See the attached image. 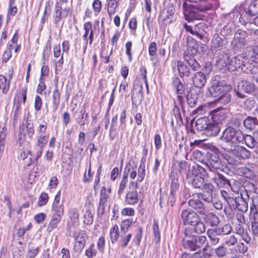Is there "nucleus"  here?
I'll return each instance as SVG.
<instances>
[{
	"instance_id": "obj_46",
	"label": "nucleus",
	"mask_w": 258,
	"mask_h": 258,
	"mask_svg": "<svg viewBox=\"0 0 258 258\" xmlns=\"http://www.w3.org/2000/svg\"><path fill=\"white\" fill-rule=\"evenodd\" d=\"M224 94L216 99L215 101L223 105H226L230 101L231 95L229 93V91H226V93Z\"/></svg>"
},
{
	"instance_id": "obj_37",
	"label": "nucleus",
	"mask_w": 258,
	"mask_h": 258,
	"mask_svg": "<svg viewBox=\"0 0 258 258\" xmlns=\"http://www.w3.org/2000/svg\"><path fill=\"white\" fill-rule=\"evenodd\" d=\"M10 83V80H8L5 76L0 75V89L4 94L8 93Z\"/></svg>"
},
{
	"instance_id": "obj_16",
	"label": "nucleus",
	"mask_w": 258,
	"mask_h": 258,
	"mask_svg": "<svg viewBox=\"0 0 258 258\" xmlns=\"http://www.w3.org/2000/svg\"><path fill=\"white\" fill-rule=\"evenodd\" d=\"M228 152H231L232 154H234L235 156L237 157L239 161L241 159H248L251 155L250 152L249 151L239 145H237L235 147L232 148V150H229Z\"/></svg>"
},
{
	"instance_id": "obj_17",
	"label": "nucleus",
	"mask_w": 258,
	"mask_h": 258,
	"mask_svg": "<svg viewBox=\"0 0 258 258\" xmlns=\"http://www.w3.org/2000/svg\"><path fill=\"white\" fill-rule=\"evenodd\" d=\"M202 218L205 224L211 227H216L220 223L219 217L213 213H207L205 212L201 215Z\"/></svg>"
},
{
	"instance_id": "obj_60",
	"label": "nucleus",
	"mask_w": 258,
	"mask_h": 258,
	"mask_svg": "<svg viewBox=\"0 0 258 258\" xmlns=\"http://www.w3.org/2000/svg\"><path fill=\"white\" fill-rule=\"evenodd\" d=\"M86 243L84 241H75L74 244V250L76 253H80L83 250Z\"/></svg>"
},
{
	"instance_id": "obj_61",
	"label": "nucleus",
	"mask_w": 258,
	"mask_h": 258,
	"mask_svg": "<svg viewBox=\"0 0 258 258\" xmlns=\"http://www.w3.org/2000/svg\"><path fill=\"white\" fill-rule=\"evenodd\" d=\"M225 244L228 246L234 245L237 242V238L234 235L226 236L224 239Z\"/></svg>"
},
{
	"instance_id": "obj_44",
	"label": "nucleus",
	"mask_w": 258,
	"mask_h": 258,
	"mask_svg": "<svg viewBox=\"0 0 258 258\" xmlns=\"http://www.w3.org/2000/svg\"><path fill=\"white\" fill-rule=\"evenodd\" d=\"M73 237L75 241H84L86 243L87 235L85 230H81L78 232H74L73 234Z\"/></svg>"
},
{
	"instance_id": "obj_41",
	"label": "nucleus",
	"mask_w": 258,
	"mask_h": 258,
	"mask_svg": "<svg viewBox=\"0 0 258 258\" xmlns=\"http://www.w3.org/2000/svg\"><path fill=\"white\" fill-rule=\"evenodd\" d=\"M192 226H194V231L197 234H202L205 232L206 230V224L205 223L200 220L199 219Z\"/></svg>"
},
{
	"instance_id": "obj_47",
	"label": "nucleus",
	"mask_w": 258,
	"mask_h": 258,
	"mask_svg": "<svg viewBox=\"0 0 258 258\" xmlns=\"http://www.w3.org/2000/svg\"><path fill=\"white\" fill-rule=\"evenodd\" d=\"M183 27L185 29L186 31L189 32L192 35H197L200 39L203 38V35L197 30L198 25L195 26L194 29H192L191 26L187 25L186 23H184L183 24Z\"/></svg>"
},
{
	"instance_id": "obj_10",
	"label": "nucleus",
	"mask_w": 258,
	"mask_h": 258,
	"mask_svg": "<svg viewBox=\"0 0 258 258\" xmlns=\"http://www.w3.org/2000/svg\"><path fill=\"white\" fill-rule=\"evenodd\" d=\"M172 83L174 89L176 91V93L177 94V100L176 101H174L175 106L176 107V104H178L179 106H182V103L184 101V98L182 95L184 94V85L177 77L172 78Z\"/></svg>"
},
{
	"instance_id": "obj_50",
	"label": "nucleus",
	"mask_w": 258,
	"mask_h": 258,
	"mask_svg": "<svg viewBox=\"0 0 258 258\" xmlns=\"http://www.w3.org/2000/svg\"><path fill=\"white\" fill-rule=\"evenodd\" d=\"M194 238L196 250L201 247L207 240L206 237L204 236H195Z\"/></svg>"
},
{
	"instance_id": "obj_36",
	"label": "nucleus",
	"mask_w": 258,
	"mask_h": 258,
	"mask_svg": "<svg viewBox=\"0 0 258 258\" xmlns=\"http://www.w3.org/2000/svg\"><path fill=\"white\" fill-rule=\"evenodd\" d=\"M215 229L219 235H228L231 232L232 230L229 224H226L219 226H217Z\"/></svg>"
},
{
	"instance_id": "obj_26",
	"label": "nucleus",
	"mask_w": 258,
	"mask_h": 258,
	"mask_svg": "<svg viewBox=\"0 0 258 258\" xmlns=\"http://www.w3.org/2000/svg\"><path fill=\"white\" fill-rule=\"evenodd\" d=\"M211 119L213 120V122L218 123L224 120L226 117L225 114L223 111L219 108L213 110L211 113Z\"/></svg>"
},
{
	"instance_id": "obj_59",
	"label": "nucleus",
	"mask_w": 258,
	"mask_h": 258,
	"mask_svg": "<svg viewBox=\"0 0 258 258\" xmlns=\"http://www.w3.org/2000/svg\"><path fill=\"white\" fill-rule=\"evenodd\" d=\"M132 222L133 220L132 219H127L122 221L120 225L121 232L125 233L131 225Z\"/></svg>"
},
{
	"instance_id": "obj_39",
	"label": "nucleus",
	"mask_w": 258,
	"mask_h": 258,
	"mask_svg": "<svg viewBox=\"0 0 258 258\" xmlns=\"http://www.w3.org/2000/svg\"><path fill=\"white\" fill-rule=\"evenodd\" d=\"M60 94L57 88V85H56L55 89L52 94V101H53V107L54 110L55 111L59 104L60 102Z\"/></svg>"
},
{
	"instance_id": "obj_55",
	"label": "nucleus",
	"mask_w": 258,
	"mask_h": 258,
	"mask_svg": "<svg viewBox=\"0 0 258 258\" xmlns=\"http://www.w3.org/2000/svg\"><path fill=\"white\" fill-rule=\"evenodd\" d=\"M146 175V170H145V165L143 164V165H141L138 171V177H137V182H142Z\"/></svg>"
},
{
	"instance_id": "obj_19",
	"label": "nucleus",
	"mask_w": 258,
	"mask_h": 258,
	"mask_svg": "<svg viewBox=\"0 0 258 258\" xmlns=\"http://www.w3.org/2000/svg\"><path fill=\"white\" fill-rule=\"evenodd\" d=\"M111 191V188H109L108 189H106L104 186L102 187L100 195V202L98 207V212L101 215L104 213V209L105 205L107 202L109 197V194Z\"/></svg>"
},
{
	"instance_id": "obj_6",
	"label": "nucleus",
	"mask_w": 258,
	"mask_h": 258,
	"mask_svg": "<svg viewBox=\"0 0 258 258\" xmlns=\"http://www.w3.org/2000/svg\"><path fill=\"white\" fill-rule=\"evenodd\" d=\"M258 14V0H253L246 10L241 15L239 21L242 25L248 24L251 17Z\"/></svg>"
},
{
	"instance_id": "obj_2",
	"label": "nucleus",
	"mask_w": 258,
	"mask_h": 258,
	"mask_svg": "<svg viewBox=\"0 0 258 258\" xmlns=\"http://www.w3.org/2000/svg\"><path fill=\"white\" fill-rule=\"evenodd\" d=\"M244 135L239 129L232 126L227 127L223 132L221 140L222 147L226 151L231 150L237 145L243 141Z\"/></svg>"
},
{
	"instance_id": "obj_57",
	"label": "nucleus",
	"mask_w": 258,
	"mask_h": 258,
	"mask_svg": "<svg viewBox=\"0 0 258 258\" xmlns=\"http://www.w3.org/2000/svg\"><path fill=\"white\" fill-rule=\"evenodd\" d=\"M229 152V155H227L225 158V159L227 160L228 163L232 165H235L239 163V161L237 157L235 156L234 154H232L231 152Z\"/></svg>"
},
{
	"instance_id": "obj_58",
	"label": "nucleus",
	"mask_w": 258,
	"mask_h": 258,
	"mask_svg": "<svg viewBox=\"0 0 258 258\" xmlns=\"http://www.w3.org/2000/svg\"><path fill=\"white\" fill-rule=\"evenodd\" d=\"M60 221H61L59 220L51 219V220L47 227V232H50L52 231L54 229H56Z\"/></svg>"
},
{
	"instance_id": "obj_3",
	"label": "nucleus",
	"mask_w": 258,
	"mask_h": 258,
	"mask_svg": "<svg viewBox=\"0 0 258 258\" xmlns=\"http://www.w3.org/2000/svg\"><path fill=\"white\" fill-rule=\"evenodd\" d=\"M207 174L206 169L200 165H196L189 167L186 173L187 181L194 187L200 188L203 187L204 177Z\"/></svg>"
},
{
	"instance_id": "obj_20",
	"label": "nucleus",
	"mask_w": 258,
	"mask_h": 258,
	"mask_svg": "<svg viewBox=\"0 0 258 258\" xmlns=\"http://www.w3.org/2000/svg\"><path fill=\"white\" fill-rule=\"evenodd\" d=\"M192 81L194 85L196 87L202 88L205 86L207 82V77L203 72L199 71L194 74Z\"/></svg>"
},
{
	"instance_id": "obj_45",
	"label": "nucleus",
	"mask_w": 258,
	"mask_h": 258,
	"mask_svg": "<svg viewBox=\"0 0 258 258\" xmlns=\"http://www.w3.org/2000/svg\"><path fill=\"white\" fill-rule=\"evenodd\" d=\"M119 234V229L117 225H113L110 230V237L112 243L117 241Z\"/></svg>"
},
{
	"instance_id": "obj_14",
	"label": "nucleus",
	"mask_w": 258,
	"mask_h": 258,
	"mask_svg": "<svg viewBox=\"0 0 258 258\" xmlns=\"http://www.w3.org/2000/svg\"><path fill=\"white\" fill-rule=\"evenodd\" d=\"M175 10L172 5L163 9L160 14V18L164 25L171 24L175 19Z\"/></svg>"
},
{
	"instance_id": "obj_13",
	"label": "nucleus",
	"mask_w": 258,
	"mask_h": 258,
	"mask_svg": "<svg viewBox=\"0 0 258 258\" xmlns=\"http://www.w3.org/2000/svg\"><path fill=\"white\" fill-rule=\"evenodd\" d=\"M227 41L218 34H215L212 38L211 49L212 52L224 51Z\"/></svg>"
},
{
	"instance_id": "obj_22",
	"label": "nucleus",
	"mask_w": 258,
	"mask_h": 258,
	"mask_svg": "<svg viewBox=\"0 0 258 258\" xmlns=\"http://www.w3.org/2000/svg\"><path fill=\"white\" fill-rule=\"evenodd\" d=\"M184 64V63L180 60H178L176 62V66L178 71L179 75L181 78L185 77H188L192 74L190 67Z\"/></svg>"
},
{
	"instance_id": "obj_43",
	"label": "nucleus",
	"mask_w": 258,
	"mask_h": 258,
	"mask_svg": "<svg viewBox=\"0 0 258 258\" xmlns=\"http://www.w3.org/2000/svg\"><path fill=\"white\" fill-rule=\"evenodd\" d=\"M251 229L254 240L258 239V215L253 217L251 222Z\"/></svg>"
},
{
	"instance_id": "obj_25",
	"label": "nucleus",
	"mask_w": 258,
	"mask_h": 258,
	"mask_svg": "<svg viewBox=\"0 0 258 258\" xmlns=\"http://www.w3.org/2000/svg\"><path fill=\"white\" fill-rule=\"evenodd\" d=\"M220 131V127L218 123L213 122L208 124L204 134L208 137L216 136Z\"/></svg>"
},
{
	"instance_id": "obj_49",
	"label": "nucleus",
	"mask_w": 258,
	"mask_h": 258,
	"mask_svg": "<svg viewBox=\"0 0 258 258\" xmlns=\"http://www.w3.org/2000/svg\"><path fill=\"white\" fill-rule=\"evenodd\" d=\"M153 230L154 235V241L156 243H159L160 241V233L158 222L155 220L153 222Z\"/></svg>"
},
{
	"instance_id": "obj_34",
	"label": "nucleus",
	"mask_w": 258,
	"mask_h": 258,
	"mask_svg": "<svg viewBox=\"0 0 258 258\" xmlns=\"http://www.w3.org/2000/svg\"><path fill=\"white\" fill-rule=\"evenodd\" d=\"M84 28L85 30V32L83 35V38L85 41H88V35L90 31L89 35L90 44H92L93 39V32L92 29V24L90 22H87L84 25Z\"/></svg>"
},
{
	"instance_id": "obj_9",
	"label": "nucleus",
	"mask_w": 258,
	"mask_h": 258,
	"mask_svg": "<svg viewBox=\"0 0 258 258\" xmlns=\"http://www.w3.org/2000/svg\"><path fill=\"white\" fill-rule=\"evenodd\" d=\"M183 14L188 21L192 19H199L200 16L198 14L199 11H202L203 9L198 8L195 5H189L186 2L183 4Z\"/></svg>"
},
{
	"instance_id": "obj_42",
	"label": "nucleus",
	"mask_w": 258,
	"mask_h": 258,
	"mask_svg": "<svg viewBox=\"0 0 258 258\" xmlns=\"http://www.w3.org/2000/svg\"><path fill=\"white\" fill-rule=\"evenodd\" d=\"M143 97V94L142 93V87H140V89L138 92L136 93L135 95L132 96V103L134 105H139L142 103Z\"/></svg>"
},
{
	"instance_id": "obj_27",
	"label": "nucleus",
	"mask_w": 258,
	"mask_h": 258,
	"mask_svg": "<svg viewBox=\"0 0 258 258\" xmlns=\"http://www.w3.org/2000/svg\"><path fill=\"white\" fill-rule=\"evenodd\" d=\"M187 104L190 107H195L198 100V96L195 90H191L188 92L186 96Z\"/></svg>"
},
{
	"instance_id": "obj_12",
	"label": "nucleus",
	"mask_w": 258,
	"mask_h": 258,
	"mask_svg": "<svg viewBox=\"0 0 258 258\" xmlns=\"http://www.w3.org/2000/svg\"><path fill=\"white\" fill-rule=\"evenodd\" d=\"M246 36V32L242 30L239 29L235 33L233 41L234 49H240L247 45Z\"/></svg>"
},
{
	"instance_id": "obj_31",
	"label": "nucleus",
	"mask_w": 258,
	"mask_h": 258,
	"mask_svg": "<svg viewBox=\"0 0 258 258\" xmlns=\"http://www.w3.org/2000/svg\"><path fill=\"white\" fill-rule=\"evenodd\" d=\"M239 87L241 90L248 94L252 93L255 90L254 85L248 81H242Z\"/></svg>"
},
{
	"instance_id": "obj_56",
	"label": "nucleus",
	"mask_w": 258,
	"mask_h": 258,
	"mask_svg": "<svg viewBox=\"0 0 258 258\" xmlns=\"http://www.w3.org/2000/svg\"><path fill=\"white\" fill-rule=\"evenodd\" d=\"M117 6L116 0H110L108 4L107 12L109 16L113 14Z\"/></svg>"
},
{
	"instance_id": "obj_7",
	"label": "nucleus",
	"mask_w": 258,
	"mask_h": 258,
	"mask_svg": "<svg viewBox=\"0 0 258 258\" xmlns=\"http://www.w3.org/2000/svg\"><path fill=\"white\" fill-rule=\"evenodd\" d=\"M250 65L246 53H241L235 56L230 64V66H234V70L241 68V71L246 73H248V68Z\"/></svg>"
},
{
	"instance_id": "obj_63",
	"label": "nucleus",
	"mask_w": 258,
	"mask_h": 258,
	"mask_svg": "<svg viewBox=\"0 0 258 258\" xmlns=\"http://www.w3.org/2000/svg\"><path fill=\"white\" fill-rule=\"evenodd\" d=\"M96 253L97 251L95 248V245L93 243L86 249L85 254L88 258H93L96 255Z\"/></svg>"
},
{
	"instance_id": "obj_15",
	"label": "nucleus",
	"mask_w": 258,
	"mask_h": 258,
	"mask_svg": "<svg viewBox=\"0 0 258 258\" xmlns=\"http://www.w3.org/2000/svg\"><path fill=\"white\" fill-rule=\"evenodd\" d=\"M199 199L200 194L197 195V198L194 197L189 199L188 205L189 207L196 211L195 212L201 215L204 214L205 212H207V209L203 203Z\"/></svg>"
},
{
	"instance_id": "obj_5",
	"label": "nucleus",
	"mask_w": 258,
	"mask_h": 258,
	"mask_svg": "<svg viewBox=\"0 0 258 258\" xmlns=\"http://www.w3.org/2000/svg\"><path fill=\"white\" fill-rule=\"evenodd\" d=\"M217 150H211L207 152V160L205 165L211 171L215 172L220 169L221 160Z\"/></svg>"
},
{
	"instance_id": "obj_8",
	"label": "nucleus",
	"mask_w": 258,
	"mask_h": 258,
	"mask_svg": "<svg viewBox=\"0 0 258 258\" xmlns=\"http://www.w3.org/2000/svg\"><path fill=\"white\" fill-rule=\"evenodd\" d=\"M60 192L59 191L55 197L52 206V215L51 219L61 220L64 213V205L62 203H60Z\"/></svg>"
},
{
	"instance_id": "obj_64",
	"label": "nucleus",
	"mask_w": 258,
	"mask_h": 258,
	"mask_svg": "<svg viewBox=\"0 0 258 258\" xmlns=\"http://www.w3.org/2000/svg\"><path fill=\"white\" fill-rule=\"evenodd\" d=\"M242 121V119H240L238 116L232 117L230 120L229 124L233 127H239Z\"/></svg>"
},
{
	"instance_id": "obj_11",
	"label": "nucleus",
	"mask_w": 258,
	"mask_h": 258,
	"mask_svg": "<svg viewBox=\"0 0 258 258\" xmlns=\"http://www.w3.org/2000/svg\"><path fill=\"white\" fill-rule=\"evenodd\" d=\"M181 219L183 225L192 226L200 219L198 213L192 210H183L181 212Z\"/></svg>"
},
{
	"instance_id": "obj_51",
	"label": "nucleus",
	"mask_w": 258,
	"mask_h": 258,
	"mask_svg": "<svg viewBox=\"0 0 258 258\" xmlns=\"http://www.w3.org/2000/svg\"><path fill=\"white\" fill-rule=\"evenodd\" d=\"M258 215V197L252 200V205L250 206V216L254 217Z\"/></svg>"
},
{
	"instance_id": "obj_28",
	"label": "nucleus",
	"mask_w": 258,
	"mask_h": 258,
	"mask_svg": "<svg viewBox=\"0 0 258 258\" xmlns=\"http://www.w3.org/2000/svg\"><path fill=\"white\" fill-rule=\"evenodd\" d=\"M210 123L209 118L206 117L198 118L196 122V127L198 131L205 132Z\"/></svg>"
},
{
	"instance_id": "obj_62",
	"label": "nucleus",
	"mask_w": 258,
	"mask_h": 258,
	"mask_svg": "<svg viewBox=\"0 0 258 258\" xmlns=\"http://www.w3.org/2000/svg\"><path fill=\"white\" fill-rule=\"evenodd\" d=\"M69 215L71 220H72L75 224L78 225V218L79 215L77 210L75 209L71 210L69 212Z\"/></svg>"
},
{
	"instance_id": "obj_1",
	"label": "nucleus",
	"mask_w": 258,
	"mask_h": 258,
	"mask_svg": "<svg viewBox=\"0 0 258 258\" xmlns=\"http://www.w3.org/2000/svg\"><path fill=\"white\" fill-rule=\"evenodd\" d=\"M201 45V48L203 51V44L199 43L190 36L186 38V50L183 52V59L193 71H199L201 66L199 63L195 58V56L198 52L199 46Z\"/></svg>"
},
{
	"instance_id": "obj_35",
	"label": "nucleus",
	"mask_w": 258,
	"mask_h": 258,
	"mask_svg": "<svg viewBox=\"0 0 258 258\" xmlns=\"http://www.w3.org/2000/svg\"><path fill=\"white\" fill-rule=\"evenodd\" d=\"M194 239V236H192L190 238H189L188 237H183L182 243L183 247L185 249L195 251L196 247L195 246V243Z\"/></svg>"
},
{
	"instance_id": "obj_48",
	"label": "nucleus",
	"mask_w": 258,
	"mask_h": 258,
	"mask_svg": "<svg viewBox=\"0 0 258 258\" xmlns=\"http://www.w3.org/2000/svg\"><path fill=\"white\" fill-rule=\"evenodd\" d=\"M192 156L195 159L205 165L206 161V155L205 154V153H203L200 150H196L193 152Z\"/></svg>"
},
{
	"instance_id": "obj_54",
	"label": "nucleus",
	"mask_w": 258,
	"mask_h": 258,
	"mask_svg": "<svg viewBox=\"0 0 258 258\" xmlns=\"http://www.w3.org/2000/svg\"><path fill=\"white\" fill-rule=\"evenodd\" d=\"M173 175H171V183L170 185V191L171 195L176 194L177 190L178 189L179 186V183L178 181V179L173 178Z\"/></svg>"
},
{
	"instance_id": "obj_18",
	"label": "nucleus",
	"mask_w": 258,
	"mask_h": 258,
	"mask_svg": "<svg viewBox=\"0 0 258 258\" xmlns=\"http://www.w3.org/2000/svg\"><path fill=\"white\" fill-rule=\"evenodd\" d=\"M131 184L135 186L132 191H129L127 192L125 196V202L128 205H134L137 203L139 201L138 194L137 191V188L138 183L137 181L132 182Z\"/></svg>"
},
{
	"instance_id": "obj_4",
	"label": "nucleus",
	"mask_w": 258,
	"mask_h": 258,
	"mask_svg": "<svg viewBox=\"0 0 258 258\" xmlns=\"http://www.w3.org/2000/svg\"><path fill=\"white\" fill-rule=\"evenodd\" d=\"M230 89L229 86L226 85L218 81L214 80L211 86L208 89L206 94L208 97L217 99L222 94H224L226 91H229Z\"/></svg>"
},
{
	"instance_id": "obj_24",
	"label": "nucleus",
	"mask_w": 258,
	"mask_h": 258,
	"mask_svg": "<svg viewBox=\"0 0 258 258\" xmlns=\"http://www.w3.org/2000/svg\"><path fill=\"white\" fill-rule=\"evenodd\" d=\"M229 64H230L229 63V57L225 51H223L222 54L218 56L216 62V66L219 69L222 70Z\"/></svg>"
},
{
	"instance_id": "obj_53",
	"label": "nucleus",
	"mask_w": 258,
	"mask_h": 258,
	"mask_svg": "<svg viewBox=\"0 0 258 258\" xmlns=\"http://www.w3.org/2000/svg\"><path fill=\"white\" fill-rule=\"evenodd\" d=\"M248 74L253 80L258 83V67L250 65L248 68Z\"/></svg>"
},
{
	"instance_id": "obj_33",
	"label": "nucleus",
	"mask_w": 258,
	"mask_h": 258,
	"mask_svg": "<svg viewBox=\"0 0 258 258\" xmlns=\"http://www.w3.org/2000/svg\"><path fill=\"white\" fill-rule=\"evenodd\" d=\"M243 141L248 147H254L255 143H258V132L254 134L253 137L250 135L244 136Z\"/></svg>"
},
{
	"instance_id": "obj_38",
	"label": "nucleus",
	"mask_w": 258,
	"mask_h": 258,
	"mask_svg": "<svg viewBox=\"0 0 258 258\" xmlns=\"http://www.w3.org/2000/svg\"><path fill=\"white\" fill-rule=\"evenodd\" d=\"M237 209L242 212H245L248 209V204L247 202L241 197L238 196V200L236 203V207Z\"/></svg>"
},
{
	"instance_id": "obj_32",
	"label": "nucleus",
	"mask_w": 258,
	"mask_h": 258,
	"mask_svg": "<svg viewBox=\"0 0 258 258\" xmlns=\"http://www.w3.org/2000/svg\"><path fill=\"white\" fill-rule=\"evenodd\" d=\"M246 56L248 59H250L252 61L258 62V46L249 47Z\"/></svg>"
},
{
	"instance_id": "obj_52",
	"label": "nucleus",
	"mask_w": 258,
	"mask_h": 258,
	"mask_svg": "<svg viewBox=\"0 0 258 258\" xmlns=\"http://www.w3.org/2000/svg\"><path fill=\"white\" fill-rule=\"evenodd\" d=\"M215 253L218 257H224L227 254V249L223 245H220L215 249Z\"/></svg>"
},
{
	"instance_id": "obj_23",
	"label": "nucleus",
	"mask_w": 258,
	"mask_h": 258,
	"mask_svg": "<svg viewBox=\"0 0 258 258\" xmlns=\"http://www.w3.org/2000/svg\"><path fill=\"white\" fill-rule=\"evenodd\" d=\"M131 165L130 164L127 165L124 169V174L119 184L118 190V195H121L124 192L128 181V173L131 171Z\"/></svg>"
},
{
	"instance_id": "obj_29",
	"label": "nucleus",
	"mask_w": 258,
	"mask_h": 258,
	"mask_svg": "<svg viewBox=\"0 0 258 258\" xmlns=\"http://www.w3.org/2000/svg\"><path fill=\"white\" fill-rule=\"evenodd\" d=\"M207 234L212 244L215 245L219 243L220 239L219 236L220 235L215 228L208 229Z\"/></svg>"
},
{
	"instance_id": "obj_21",
	"label": "nucleus",
	"mask_w": 258,
	"mask_h": 258,
	"mask_svg": "<svg viewBox=\"0 0 258 258\" xmlns=\"http://www.w3.org/2000/svg\"><path fill=\"white\" fill-rule=\"evenodd\" d=\"M68 14L69 10L68 9H63L62 10L61 7L59 3H56L54 11V20L55 23L59 22L62 18L66 17Z\"/></svg>"
},
{
	"instance_id": "obj_40",
	"label": "nucleus",
	"mask_w": 258,
	"mask_h": 258,
	"mask_svg": "<svg viewBox=\"0 0 258 258\" xmlns=\"http://www.w3.org/2000/svg\"><path fill=\"white\" fill-rule=\"evenodd\" d=\"M214 181L219 186H224L226 184L229 185L228 181L222 174H217L214 177Z\"/></svg>"
},
{
	"instance_id": "obj_30",
	"label": "nucleus",
	"mask_w": 258,
	"mask_h": 258,
	"mask_svg": "<svg viewBox=\"0 0 258 258\" xmlns=\"http://www.w3.org/2000/svg\"><path fill=\"white\" fill-rule=\"evenodd\" d=\"M243 124L246 128L252 130L258 124V121L256 117L249 116L243 121Z\"/></svg>"
}]
</instances>
